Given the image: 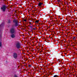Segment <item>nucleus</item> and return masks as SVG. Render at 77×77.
Returning <instances> with one entry per match:
<instances>
[{
  "label": "nucleus",
  "mask_w": 77,
  "mask_h": 77,
  "mask_svg": "<svg viewBox=\"0 0 77 77\" xmlns=\"http://www.w3.org/2000/svg\"><path fill=\"white\" fill-rule=\"evenodd\" d=\"M15 29L14 28H12L11 30V33H15Z\"/></svg>",
  "instance_id": "obj_3"
},
{
  "label": "nucleus",
  "mask_w": 77,
  "mask_h": 77,
  "mask_svg": "<svg viewBox=\"0 0 77 77\" xmlns=\"http://www.w3.org/2000/svg\"><path fill=\"white\" fill-rule=\"evenodd\" d=\"M13 57L14 59H17L18 57V55L16 53H14L13 54Z\"/></svg>",
  "instance_id": "obj_2"
},
{
  "label": "nucleus",
  "mask_w": 77,
  "mask_h": 77,
  "mask_svg": "<svg viewBox=\"0 0 77 77\" xmlns=\"http://www.w3.org/2000/svg\"><path fill=\"white\" fill-rule=\"evenodd\" d=\"M2 46V43L0 42V47Z\"/></svg>",
  "instance_id": "obj_11"
},
{
  "label": "nucleus",
  "mask_w": 77,
  "mask_h": 77,
  "mask_svg": "<svg viewBox=\"0 0 77 77\" xmlns=\"http://www.w3.org/2000/svg\"><path fill=\"white\" fill-rule=\"evenodd\" d=\"M27 21V20H26V19H24V21Z\"/></svg>",
  "instance_id": "obj_12"
},
{
  "label": "nucleus",
  "mask_w": 77,
  "mask_h": 77,
  "mask_svg": "<svg viewBox=\"0 0 77 77\" xmlns=\"http://www.w3.org/2000/svg\"><path fill=\"white\" fill-rule=\"evenodd\" d=\"M39 22V20H36L35 21V23L36 24H38V23Z\"/></svg>",
  "instance_id": "obj_7"
},
{
  "label": "nucleus",
  "mask_w": 77,
  "mask_h": 77,
  "mask_svg": "<svg viewBox=\"0 0 77 77\" xmlns=\"http://www.w3.org/2000/svg\"><path fill=\"white\" fill-rule=\"evenodd\" d=\"M33 29L34 30H35V28H33Z\"/></svg>",
  "instance_id": "obj_13"
},
{
  "label": "nucleus",
  "mask_w": 77,
  "mask_h": 77,
  "mask_svg": "<svg viewBox=\"0 0 77 77\" xmlns=\"http://www.w3.org/2000/svg\"><path fill=\"white\" fill-rule=\"evenodd\" d=\"M14 22L16 23H17L18 21H17V20H14Z\"/></svg>",
  "instance_id": "obj_9"
},
{
  "label": "nucleus",
  "mask_w": 77,
  "mask_h": 77,
  "mask_svg": "<svg viewBox=\"0 0 77 77\" xmlns=\"http://www.w3.org/2000/svg\"><path fill=\"white\" fill-rule=\"evenodd\" d=\"M15 33H12L11 35V38H14L15 37V35L14 34Z\"/></svg>",
  "instance_id": "obj_5"
},
{
  "label": "nucleus",
  "mask_w": 77,
  "mask_h": 77,
  "mask_svg": "<svg viewBox=\"0 0 77 77\" xmlns=\"http://www.w3.org/2000/svg\"><path fill=\"white\" fill-rule=\"evenodd\" d=\"M73 40H74V41H75V39H76V37H74L73 38Z\"/></svg>",
  "instance_id": "obj_8"
},
{
  "label": "nucleus",
  "mask_w": 77,
  "mask_h": 77,
  "mask_svg": "<svg viewBox=\"0 0 77 77\" xmlns=\"http://www.w3.org/2000/svg\"><path fill=\"white\" fill-rule=\"evenodd\" d=\"M6 7L5 6H4L2 7V8H1V9L3 10V11H5V10H6Z\"/></svg>",
  "instance_id": "obj_4"
},
{
  "label": "nucleus",
  "mask_w": 77,
  "mask_h": 77,
  "mask_svg": "<svg viewBox=\"0 0 77 77\" xmlns=\"http://www.w3.org/2000/svg\"><path fill=\"white\" fill-rule=\"evenodd\" d=\"M54 77H59L58 76V75H55L54 76Z\"/></svg>",
  "instance_id": "obj_10"
},
{
  "label": "nucleus",
  "mask_w": 77,
  "mask_h": 77,
  "mask_svg": "<svg viewBox=\"0 0 77 77\" xmlns=\"http://www.w3.org/2000/svg\"><path fill=\"white\" fill-rule=\"evenodd\" d=\"M42 5V2H39L38 4V5L39 6H41Z\"/></svg>",
  "instance_id": "obj_6"
},
{
  "label": "nucleus",
  "mask_w": 77,
  "mask_h": 77,
  "mask_svg": "<svg viewBox=\"0 0 77 77\" xmlns=\"http://www.w3.org/2000/svg\"><path fill=\"white\" fill-rule=\"evenodd\" d=\"M16 47L17 48H20V43L19 42H18L16 44Z\"/></svg>",
  "instance_id": "obj_1"
}]
</instances>
